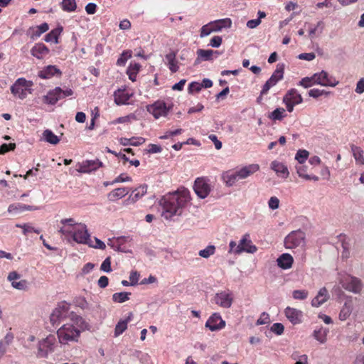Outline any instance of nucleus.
<instances>
[{
    "instance_id": "f03ea898",
    "label": "nucleus",
    "mask_w": 364,
    "mask_h": 364,
    "mask_svg": "<svg viewBox=\"0 0 364 364\" xmlns=\"http://www.w3.org/2000/svg\"><path fill=\"white\" fill-rule=\"evenodd\" d=\"M71 321L73 323H65L57 331L58 338L59 342L61 344H68L70 342H77L80 336V331L74 326V324L77 325L79 328L83 329L84 326L86 325L82 317L72 314Z\"/></svg>"
},
{
    "instance_id": "f257e3e1",
    "label": "nucleus",
    "mask_w": 364,
    "mask_h": 364,
    "mask_svg": "<svg viewBox=\"0 0 364 364\" xmlns=\"http://www.w3.org/2000/svg\"><path fill=\"white\" fill-rule=\"evenodd\" d=\"M190 199V193L186 188L164 196L160 200L163 207L161 215L166 220H169L173 215H181L183 208Z\"/></svg>"
},
{
    "instance_id": "680f3d73",
    "label": "nucleus",
    "mask_w": 364,
    "mask_h": 364,
    "mask_svg": "<svg viewBox=\"0 0 364 364\" xmlns=\"http://www.w3.org/2000/svg\"><path fill=\"white\" fill-rule=\"evenodd\" d=\"M269 208L272 210H276L279 206V200L276 196H272L268 201Z\"/></svg>"
},
{
    "instance_id": "473e14b6",
    "label": "nucleus",
    "mask_w": 364,
    "mask_h": 364,
    "mask_svg": "<svg viewBox=\"0 0 364 364\" xmlns=\"http://www.w3.org/2000/svg\"><path fill=\"white\" fill-rule=\"evenodd\" d=\"M146 185L140 186L132 191V193L129 196V200H131L133 203H134L141 198L143 196H144L146 193Z\"/></svg>"
},
{
    "instance_id": "de8ad7c7",
    "label": "nucleus",
    "mask_w": 364,
    "mask_h": 364,
    "mask_svg": "<svg viewBox=\"0 0 364 364\" xmlns=\"http://www.w3.org/2000/svg\"><path fill=\"white\" fill-rule=\"evenodd\" d=\"M309 155L308 151L305 149L299 150L295 156V159L298 161L299 164H304Z\"/></svg>"
},
{
    "instance_id": "393cba45",
    "label": "nucleus",
    "mask_w": 364,
    "mask_h": 364,
    "mask_svg": "<svg viewBox=\"0 0 364 364\" xmlns=\"http://www.w3.org/2000/svg\"><path fill=\"white\" fill-rule=\"evenodd\" d=\"M31 55L38 59H43L49 53V49L43 43H36L31 50Z\"/></svg>"
},
{
    "instance_id": "72a5a7b5",
    "label": "nucleus",
    "mask_w": 364,
    "mask_h": 364,
    "mask_svg": "<svg viewBox=\"0 0 364 364\" xmlns=\"http://www.w3.org/2000/svg\"><path fill=\"white\" fill-rule=\"evenodd\" d=\"M43 139L45 141L55 145L60 141V139L51 130L46 129L43 132Z\"/></svg>"
},
{
    "instance_id": "864d4df0",
    "label": "nucleus",
    "mask_w": 364,
    "mask_h": 364,
    "mask_svg": "<svg viewBox=\"0 0 364 364\" xmlns=\"http://www.w3.org/2000/svg\"><path fill=\"white\" fill-rule=\"evenodd\" d=\"M11 286L18 290H26L28 288V282L26 279H22L19 282H13Z\"/></svg>"
},
{
    "instance_id": "4be33fe9",
    "label": "nucleus",
    "mask_w": 364,
    "mask_h": 364,
    "mask_svg": "<svg viewBox=\"0 0 364 364\" xmlns=\"http://www.w3.org/2000/svg\"><path fill=\"white\" fill-rule=\"evenodd\" d=\"M329 299V294L326 287L321 288L318 294L312 299L311 305L314 307H318L325 303Z\"/></svg>"
},
{
    "instance_id": "412c9836",
    "label": "nucleus",
    "mask_w": 364,
    "mask_h": 364,
    "mask_svg": "<svg viewBox=\"0 0 364 364\" xmlns=\"http://www.w3.org/2000/svg\"><path fill=\"white\" fill-rule=\"evenodd\" d=\"M259 170V166L256 164H250L248 166H244L237 171V176L240 180L245 179L252 175L255 172Z\"/></svg>"
},
{
    "instance_id": "5fc2aeb1",
    "label": "nucleus",
    "mask_w": 364,
    "mask_h": 364,
    "mask_svg": "<svg viewBox=\"0 0 364 364\" xmlns=\"http://www.w3.org/2000/svg\"><path fill=\"white\" fill-rule=\"evenodd\" d=\"M323 28H324L323 22L322 21H318L314 28L310 29L309 33V36L312 38L314 35L316 33V32L317 31H319L320 33H321L323 30Z\"/></svg>"
},
{
    "instance_id": "f3484780",
    "label": "nucleus",
    "mask_w": 364,
    "mask_h": 364,
    "mask_svg": "<svg viewBox=\"0 0 364 364\" xmlns=\"http://www.w3.org/2000/svg\"><path fill=\"white\" fill-rule=\"evenodd\" d=\"M147 109L156 119L164 117L168 112V108H167L166 103L162 101L156 102L152 105L148 107Z\"/></svg>"
},
{
    "instance_id": "ea45409f",
    "label": "nucleus",
    "mask_w": 364,
    "mask_h": 364,
    "mask_svg": "<svg viewBox=\"0 0 364 364\" xmlns=\"http://www.w3.org/2000/svg\"><path fill=\"white\" fill-rule=\"evenodd\" d=\"M129 237H119L116 240L117 245H115L114 243L109 242L108 245L113 247L115 250L118 252H127L126 250H124L123 247H122V244L124 242H127Z\"/></svg>"
},
{
    "instance_id": "bf43d9fd",
    "label": "nucleus",
    "mask_w": 364,
    "mask_h": 364,
    "mask_svg": "<svg viewBox=\"0 0 364 364\" xmlns=\"http://www.w3.org/2000/svg\"><path fill=\"white\" fill-rule=\"evenodd\" d=\"M284 327L280 323H275L271 327V331L277 335H282L284 332Z\"/></svg>"
},
{
    "instance_id": "4d7b16f0",
    "label": "nucleus",
    "mask_w": 364,
    "mask_h": 364,
    "mask_svg": "<svg viewBox=\"0 0 364 364\" xmlns=\"http://www.w3.org/2000/svg\"><path fill=\"white\" fill-rule=\"evenodd\" d=\"M314 84V83L313 76L311 77H304L299 82V85H301L305 88H308Z\"/></svg>"
},
{
    "instance_id": "2f4dec72",
    "label": "nucleus",
    "mask_w": 364,
    "mask_h": 364,
    "mask_svg": "<svg viewBox=\"0 0 364 364\" xmlns=\"http://www.w3.org/2000/svg\"><path fill=\"white\" fill-rule=\"evenodd\" d=\"M176 53L173 51L165 55V59L167 62L168 68L172 73H176L178 70L177 61L176 60Z\"/></svg>"
},
{
    "instance_id": "c9c22d12",
    "label": "nucleus",
    "mask_w": 364,
    "mask_h": 364,
    "mask_svg": "<svg viewBox=\"0 0 364 364\" xmlns=\"http://www.w3.org/2000/svg\"><path fill=\"white\" fill-rule=\"evenodd\" d=\"M62 31V27H58L52 30L50 33L46 35L45 41L46 42H54L55 43H58V39Z\"/></svg>"
},
{
    "instance_id": "9d476101",
    "label": "nucleus",
    "mask_w": 364,
    "mask_h": 364,
    "mask_svg": "<svg viewBox=\"0 0 364 364\" xmlns=\"http://www.w3.org/2000/svg\"><path fill=\"white\" fill-rule=\"evenodd\" d=\"M55 338L49 335L38 342L37 357L46 358L49 352L53 350Z\"/></svg>"
},
{
    "instance_id": "cd10ccee",
    "label": "nucleus",
    "mask_w": 364,
    "mask_h": 364,
    "mask_svg": "<svg viewBox=\"0 0 364 364\" xmlns=\"http://www.w3.org/2000/svg\"><path fill=\"white\" fill-rule=\"evenodd\" d=\"M223 180L228 187L233 186L240 180L237 171H228L223 174Z\"/></svg>"
},
{
    "instance_id": "c03bdc74",
    "label": "nucleus",
    "mask_w": 364,
    "mask_h": 364,
    "mask_svg": "<svg viewBox=\"0 0 364 364\" xmlns=\"http://www.w3.org/2000/svg\"><path fill=\"white\" fill-rule=\"evenodd\" d=\"M49 29V26L47 23H43L41 24L40 26H38L35 31H33V34L31 35L32 38H38L41 36V34L46 32Z\"/></svg>"
},
{
    "instance_id": "c756f323",
    "label": "nucleus",
    "mask_w": 364,
    "mask_h": 364,
    "mask_svg": "<svg viewBox=\"0 0 364 364\" xmlns=\"http://www.w3.org/2000/svg\"><path fill=\"white\" fill-rule=\"evenodd\" d=\"M133 314L132 312L129 313L128 316L124 319L120 320L116 325L114 329V336L117 337L121 335L127 328V323L132 319Z\"/></svg>"
},
{
    "instance_id": "f704fd0d",
    "label": "nucleus",
    "mask_w": 364,
    "mask_h": 364,
    "mask_svg": "<svg viewBox=\"0 0 364 364\" xmlns=\"http://www.w3.org/2000/svg\"><path fill=\"white\" fill-rule=\"evenodd\" d=\"M351 151L353 153V157L355 161L360 164H364V157H363V149L357 146L354 144L350 146Z\"/></svg>"
},
{
    "instance_id": "69168bd1",
    "label": "nucleus",
    "mask_w": 364,
    "mask_h": 364,
    "mask_svg": "<svg viewBox=\"0 0 364 364\" xmlns=\"http://www.w3.org/2000/svg\"><path fill=\"white\" fill-rule=\"evenodd\" d=\"M328 92H327L324 90H321L319 89H311L309 91V95L314 98H317V97L323 95V94H328Z\"/></svg>"
},
{
    "instance_id": "79ce46f5",
    "label": "nucleus",
    "mask_w": 364,
    "mask_h": 364,
    "mask_svg": "<svg viewBox=\"0 0 364 364\" xmlns=\"http://www.w3.org/2000/svg\"><path fill=\"white\" fill-rule=\"evenodd\" d=\"M285 109L284 108L279 107L274 109L269 114V118L272 120H282L284 117Z\"/></svg>"
},
{
    "instance_id": "f8f14e48",
    "label": "nucleus",
    "mask_w": 364,
    "mask_h": 364,
    "mask_svg": "<svg viewBox=\"0 0 364 364\" xmlns=\"http://www.w3.org/2000/svg\"><path fill=\"white\" fill-rule=\"evenodd\" d=\"M212 301L222 308L228 309L232 306L233 297L229 291H222L214 295Z\"/></svg>"
},
{
    "instance_id": "338daca9",
    "label": "nucleus",
    "mask_w": 364,
    "mask_h": 364,
    "mask_svg": "<svg viewBox=\"0 0 364 364\" xmlns=\"http://www.w3.org/2000/svg\"><path fill=\"white\" fill-rule=\"evenodd\" d=\"M222 38L219 36L213 37L210 41V46L213 48H218L222 43Z\"/></svg>"
},
{
    "instance_id": "6e6d98bb",
    "label": "nucleus",
    "mask_w": 364,
    "mask_h": 364,
    "mask_svg": "<svg viewBox=\"0 0 364 364\" xmlns=\"http://www.w3.org/2000/svg\"><path fill=\"white\" fill-rule=\"evenodd\" d=\"M8 212L10 213H17L23 212V204L16 203L11 204L8 208Z\"/></svg>"
},
{
    "instance_id": "6e6552de",
    "label": "nucleus",
    "mask_w": 364,
    "mask_h": 364,
    "mask_svg": "<svg viewBox=\"0 0 364 364\" xmlns=\"http://www.w3.org/2000/svg\"><path fill=\"white\" fill-rule=\"evenodd\" d=\"M305 241V234L301 230L290 232L284 239V245L287 249L296 248L303 245Z\"/></svg>"
},
{
    "instance_id": "0eeeda50",
    "label": "nucleus",
    "mask_w": 364,
    "mask_h": 364,
    "mask_svg": "<svg viewBox=\"0 0 364 364\" xmlns=\"http://www.w3.org/2000/svg\"><path fill=\"white\" fill-rule=\"evenodd\" d=\"M282 101L286 105L287 111L291 112L295 105L303 102V98L296 89L292 88L285 94Z\"/></svg>"
},
{
    "instance_id": "49530a36",
    "label": "nucleus",
    "mask_w": 364,
    "mask_h": 364,
    "mask_svg": "<svg viewBox=\"0 0 364 364\" xmlns=\"http://www.w3.org/2000/svg\"><path fill=\"white\" fill-rule=\"evenodd\" d=\"M141 66L138 63H135L134 65H131L127 70V74L129 75V77L132 81H135L136 73L139 72Z\"/></svg>"
},
{
    "instance_id": "1a4fd4ad",
    "label": "nucleus",
    "mask_w": 364,
    "mask_h": 364,
    "mask_svg": "<svg viewBox=\"0 0 364 364\" xmlns=\"http://www.w3.org/2000/svg\"><path fill=\"white\" fill-rule=\"evenodd\" d=\"M284 66L283 64H278L277 68L270 77V78L264 83L261 90V95H266L269 89L274 86L284 76Z\"/></svg>"
},
{
    "instance_id": "052dcab7",
    "label": "nucleus",
    "mask_w": 364,
    "mask_h": 364,
    "mask_svg": "<svg viewBox=\"0 0 364 364\" xmlns=\"http://www.w3.org/2000/svg\"><path fill=\"white\" fill-rule=\"evenodd\" d=\"M203 87V85H200V83L198 82H192L188 85V92L193 93L194 92H200Z\"/></svg>"
},
{
    "instance_id": "37998d69",
    "label": "nucleus",
    "mask_w": 364,
    "mask_h": 364,
    "mask_svg": "<svg viewBox=\"0 0 364 364\" xmlns=\"http://www.w3.org/2000/svg\"><path fill=\"white\" fill-rule=\"evenodd\" d=\"M131 294L129 292H118L112 295V299L114 302L123 303L129 299V296Z\"/></svg>"
},
{
    "instance_id": "7ed1b4c3",
    "label": "nucleus",
    "mask_w": 364,
    "mask_h": 364,
    "mask_svg": "<svg viewBox=\"0 0 364 364\" xmlns=\"http://www.w3.org/2000/svg\"><path fill=\"white\" fill-rule=\"evenodd\" d=\"M59 232L64 235H71L73 240L79 244H90L89 240L90 235L88 233L86 225L84 224H78L77 227L70 230L66 227H62L60 228Z\"/></svg>"
},
{
    "instance_id": "e433bc0d",
    "label": "nucleus",
    "mask_w": 364,
    "mask_h": 364,
    "mask_svg": "<svg viewBox=\"0 0 364 364\" xmlns=\"http://www.w3.org/2000/svg\"><path fill=\"white\" fill-rule=\"evenodd\" d=\"M129 100V96L124 90H118L114 92V102L117 105H123Z\"/></svg>"
},
{
    "instance_id": "58836bf2",
    "label": "nucleus",
    "mask_w": 364,
    "mask_h": 364,
    "mask_svg": "<svg viewBox=\"0 0 364 364\" xmlns=\"http://www.w3.org/2000/svg\"><path fill=\"white\" fill-rule=\"evenodd\" d=\"M352 305L349 303L346 302L339 314V318L341 321H345L347 318L349 317L352 312Z\"/></svg>"
},
{
    "instance_id": "5701e85b",
    "label": "nucleus",
    "mask_w": 364,
    "mask_h": 364,
    "mask_svg": "<svg viewBox=\"0 0 364 364\" xmlns=\"http://www.w3.org/2000/svg\"><path fill=\"white\" fill-rule=\"evenodd\" d=\"M296 168L299 177L305 180H313L314 181H318V176L308 173V172L310 171L308 165H306L304 164H299L298 166H296Z\"/></svg>"
},
{
    "instance_id": "2eb2a0df",
    "label": "nucleus",
    "mask_w": 364,
    "mask_h": 364,
    "mask_svg": "<svg viewBox=\"0 0 364 364\" xmlns=\"http://www.w3.org/2000/svg\"><path fill=\"white\" fill-rule=\"evenodd\" d=\"M193 188L196 195L200 198H206L210 191L209 184L202 178H198L195 181Z\"/></svg>"
},
{
    "instance_id": "0e129e2a",
    "label": "nucleus",
    "mask_w": 364,
    "mask_h": 364,
    "mask_svg": "<svg viewBox=\"0 0 364 364\" xmlns=\"http://www.w3.org/2000/svg\"><path fill=\"white\" fill-rule=\"evenodd\" d=\"M211 33H213L212 28H210V26L209 23L204 25L202 26L200 29V38H204L208 35H210Z\"/></svg>"
},
{
    "instance_id": "dca6fc26",
    "label": "nucleus",
    "mask_w": 364,
    "mask_h": 364,
    "mask_svg": "<svg viewBox=\"0 0 364 364\" xmlns=\"http://www.w3.org/2000/svg\"><path fill=\"white\" fill-rule=\"evenodd\" d=\"M237 252L242 253L243 252L247 253H255L257 251V247L252 245L251 240L250 239L249 234H245L240 240L237 247Z\"/></svg>"
},
{
    "instance_id": "8fccbe9b",
    "label": "nucleus",
    "mask_w": 364,
    "mask_h": 364,
    "mask_svg": "<svg viewBox=\"0 0 364 364\" xmlns=\"http://www.w3.org/2000/svg\"><path fill=\"white\" fill-rule=\"evenodd\" d=\"M89 243L87 244L90 247L95 248V249H100V250H105L106 248V245L104 242L100 240V239L95 237V244L92 241V240L90 238Z\"/></svg>"
},
{
    "instance_id": "13d9d810",
    "label": "nucleus",
    "mask_w": 364,
    "mask_h": 364,
    "mask_svg": "<svg viewBox=\"0 0 364 364\" xmlns=\"http://www.w3.org/2000/svg\"><path fill=\"white\" fill-rule=\"evenodd\" d=\"M100 269L105 272H110L112 271L111 268V259L110 257H107L102 263Z\"/></svg>"
},
{
    "instance_id": "4c0bfd02",
    "label": "nucleus",
    "mask_w": 364,
    "mask_h": 364,
    "mask_svg": "<svg viewBox=\"0 0 364 364\" xmlns=\"http://www.w3.org/2000/svg\"><path fill=\"white\" fill-rule=\"evenodd\" d=\"M328 333V330L323 328H320L319 329L315 330L314 331V337L316 340H317L321 343H324L326 341L327 334Z\"/></svg>"
},
{
    "instance_id": "4468645a",
    "label": "nucleus",
    "mask_w": 364,
    "mask_h": 364,
    "mask_svg": "<svg viewBox=\"0 0 364 364\" xmlns=\"http://www.w3.org/2000/svg\"><path fill=\"white\" fill-rule=\"evenodd\" d=\"M205 326L211 331H216L225 326V321L221 318L220 314L214 313L209 317Z\"/></svg>"
},
{
    "instance_id": "423d86ee",
    "label": "nucleus",
    "mask_w": 364,
    "mask_h": 364,
    "mask_svg": "<svg viewBox=\"0 0 364 364\" xmlns=\"http://www.w3.org/2000/svg\"><path fill=\"white\" fill-rule=\"evenodd\" d=\"M73 94V91L70 88L63 90L60 87H57L50 90L46 95L43 96V100L45 103L55 105L59 100L70 96Z\"/></svg>"
},
{
    "instance_id": "603ef678",
    "label": "nucleus",
    "mask_w": 364,
    "mask_h": 364,
    "mask_svg": "<svg viewBox=\"0 0 364 364\" xmlns=\"http://www.w3.org/2000/svg\"><path fill=\"white\" fill-rule=\"evenodd\" d=\"M132 57V51L126 50L124 51L120 58H118L117 64L118 65H124L127 60Z\"/></svg>"
},
{
    "instance_id": "bb28decb",
    "label": "nucleus",
    "mask_w": 364,
    "mask_h": 364,
    "mask_svg": "<svg viewBox=\"0 0 364 364\" xmlns=\"http://www.w3.org/2000/svg\"><path fill=\"white\" fill-rule=\"evenodd\" d=\"M209 24L213 32H218L223 28H230L232 25V21L230 18H224L210 22Z\"/></svg>"
},
{
    "instance_id": "20e7f679",
    "label": "nucleus",
    "mask_w": 364,
    "mask_h": 364,
    "mask_svg": "<svg viewBox=\"0 0 364 364\" xmlns=\"http://www.w3.org/2000/svg\"><path fill=\"white\" fill-rule=\"evenodd\" d=\"M33 85L32 81L27 80L23 77H20L16 80L14 84L11 87V92L14 95L18 96L20 99H25L28 93L31 94L33 90L31 87Z\"/></svg>"
},
{
    "instance_id": "c85d7f7f",
    "label": "nucleus",
    "mask_w": 364,
    "mask_h": 364,
    "mask_svg": "<svg viewBox=\"0 0 364 364\" xmlns=\"http://www.w3.org/2000/svg\"><path fill=\"white\" fill-rule=\"evenodd\" d=\"M55 74L61 75L60 70L55 65H48L39 72L38 76L43 79H49Z\"/></svg>"
},
{
    "instance_id": "ddd939ff",
    "label": "nucleus",
    "mask_w": 364,
    "mask_h": 364,
    "mask_svg": "<svg viewBox=\"0 0 364 364\" xmlns=\"http://www.w3.org/2000/svg\"><path fill=\"white\" fill-rule=\"evenodd\" d=\"M103 166L102 162L96 160H86L76 165V171L82 173H90Z\"/></svg>"
},
{
    "instance_id": "e2e57ef3",
    "label": "nucleus",
    "mask_w": 364,
    "mask_h": 364,
    "mask_svg": "<svg viewBox=\"0 0 364 364\" xmlns=\"http://www.w3.org/2000/svg\"><path fill=\"white\" fill-rule=\"evenodd\" d=\"M139 279V274L136 271H132L129 275V281L131 286H135L138 284Z\"/></svg>"
},
{
    "instance_id": "b1692460",
    "label": "nucleus",
    "mask_w": 364,
    "mask_h": 364,
    "mask_svg": "<svg viewBox=\"0 0 364 364\" xmlns=\"http://www.w3.org/2000/svg\"><path fill=\"white\" fill-rule=\"evenodd\" d=\"M277 262V265L280 268L283 269H288L291 267L294 262V259L290 254L284 253L278 257Z\"/></svg>"
},
{
    "instance_id": "09e8293b",
    "label": "nucleus",
    "mask_w": 364,
    "mask_h": 364,
    "mask_svg": "<svg viewBox=\"0 0 364 364\" xmlns=\"http://www.w3.org/2000/svg\"><path fill=\"white\" fill-rule=\"evenodd\" d=\"M309 295L306 290H294L292 292V296L294 299L304 300Z\"/></svg>"
},
{
    "instance_id": "6ab92c4d",
    "label": "nucleus",
    "mask_w": 364,
    "mask_h": 364,
    "mask_svg": "<svg viewBox=\"0 0 364 364\" xmlns=\"http://www.w3.org/2000/svg\"><path fill=\"white\" fill-rule=\"evenodd\" d=\"M68 308L65 304L55 308L50 316V321L53 325L60 322L63 318H64L68 314Z\"/></svg>"
},
{
    "instance_id": "7c9ffc66",
    "label": "nucleus",
    "mask_w": 364,
    "mask_h": 364,
    "mask_svg": "<svg viewBox=\"0 0 364 364\" xmlns=\"http://www.w3.org/2000/svg\"><path fill=\"white\" fill-rule=\"evenodd\" d=\"M129 193V190L127 188H118L111 191L108 195V199L110 201H116L120 198H124Z\"/></svg>"
},
{
    "instance_id": "a18cd8bd",
    "label": "nucleus",
    "mask_w": 364,
    "mask_h": 364,
    "mask_svg": "<svg viewBox=\"0 0 364 364\" xmlns=\"http://www.w3.org/2000/svg\"><path fill=\"white\" fill-rule=\"evenodd\" d=\"M215 252V247L214 245H208L205 249L199 251L198 255L203 258H208L214 255Z\"/></svg>"
},
{
    "instance_id": "a211bd4d",
    "label": "nucleus",
    "mask_w": 364,
    "mask_h": 364,
    "mask_svg": "<svg viewBox=\"0 0 364 364\" xmlns=\"http://www.w3.org/2000/svg\"><path fill=\"white\" fill-rule=\"evenodd\" d=\"M284 314L292 324H299L302 321L303 313L299 309L288 306L284 309Z\"/></svg>"
},
{
    "instance_id": "39448f33",
    "label": "nucleus",
    "mask_w": 364,
    "mask_h": 364,
    "mask_svg": "<svg viewBox=\"0 0 364 364\" xmlns=\"http://www.w3.org/2000/svg\"><path fill=\"white\" fill-rule=\"evenodd\" d=\"M339 283L344 289L355 294H360L363 288L361 279L352 275L341 279Z\"/></svg>"
},
{
    "instance_id": "9b49d317",
    "label": "nucleus",
    "mask_w": 364,
    "mask_h": 364,
    "mask_svg": "<svg viewBox=\"0 0 364 364\" xmlns=\"http://www.w3.org/2000/svg\"><path fill=\"white\" fill-rule=\"evenodd\" d=\"M313 78L314 83L325 87H336L339 83V82L336 80L334 77L330 75L326 71L324 70L314 74Z\"/></svg>"
},
{
    "instance_id": "774afa93",
    "label": "nucleus",
    "mask_w": 364,
    "mask_h": 364,
    "mask_svg": "<svg viewBox=\"0 0 364 364\" xmlns=\"http://www.w3.org/2000/svg\"><path fill=\"white\" fill-rule=\"evenodd\" d=\"M355 92L357 94H363L364 92V77H361L356 84Z\"/></svg>"
},
{
    "instance_id": "aec40b11",
    "label": "nucleus",
    "mask_w": 364,
    "mask_h": 364,
    "mask_svg": "<svg viewBox=\"0 0 364 364\" xmlns=\"http://www.w3.org/2000/svg\"><path fill=\"white\" fill-rule=\"evenodd\" d=\"M220 53L217 50H203L198 49L197 50V58L195 63H200L201 61H208L213 60V56L215 55V58L219 55Z\"/></svg>"
},
{
    "instance_id": "a19ab883",
    "label": "nucleus",
    "mask_w": 364,
    "mask_h": 364,
    "mask_svg": "<svg viewBox=\"0 0 364 364\" xmlns=\"http://www.w3.org/2000/svg\"><path fill=\"white\" fill-rule=\"evenodd\" d=\"M61 6L63 11L71 12L75 11L77 4L75 0H63Z\"/></svg>"
},
{
    "instance_id": "a878e982",
    "label": "nucleus",
    "mask_w": 364,
    "mask_h": 364,
    "mask_svg": "<svg viewBox=\"0 0 364 364\" xmlns=\"http://www.w3.org/2000/svg\"><path fill=\"white\" fill-rule=\"evenodd\" d=\"M271 168L279 176L282 178H287L289 176V173L287 166L279 161H272L271 164Z\"/></svg>"
},
{
    "instance_id": "3c124183",
    "label": "nucleus",
    "mask_w": 364,
    "mask_h": 364,
    "mask_svg": "<svg viewBox=\"0 0 364 364\" xmlns=\"http://www.w3.org/2000/svg\"><path fill=\"white\" fill-rule=\"evenodd\" d=\"M16 227L22 228L23 229V233L25 235H26L27 233L31 232H36L37 234H38L40 232L39 230L35 229L34 228L30 226L28 224H23V225H21V224H16Z\"/></svg>"
}]
</instances>
